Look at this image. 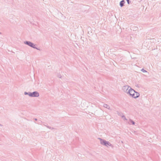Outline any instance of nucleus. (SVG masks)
Masks as SVG:
<instances>
[{
    "mask_svg": "<svg viewBox=\"0 0 161 161\" xmlns=\"http://www.w3.org/2000/svg\"><path fill=\"white\" fill-rule=\"evenodd\" d=\"M98 139L99 140L100 143L102 145L104 146L107 147H113V145L109 142L100 138H98Z\"/></svg>",
    "mask_w": 161,
    "mask_h": 161,
    "instance_id": "1",
    "label": "nucleus"
},
{
    "mask_svg": "<svg viewBox=\"0 0 161 161\" xmlns=\"http://www.w3.org/2000/svg\"><path fill=\"white\" fill-rule=\"evenodd\" d=\"M130 96L134 98H136L140 96V94L132 89Z\"/></svg>",
    "mask_w": 161,
    "mask_h": 161,
    "instance_id": "2",
    "label": "nucleus"
},
{
    "mask_svg": "<svg viewBox=\"0 0 161 161\" xmlns=\"http://www.w3.org/2000/svg\"><path fill=\"white\" fill-rule=\"evenodd\" d=\"M24 43L33 48L39 50H40V49L39 48H37L36 47V45H35L34 44L31 42L28 41H25L24 42Z\"/></svg>",
    "mask_w": 161,
    "mask_h": 161,
    "instance_id": "3",
    "label": "nucleus"
},
{
    "mask_svg": "<svg viewBox=\"0 0 161 161\" xmlns=\"http://www.w3.org/2000/svg\"><path fill=\"white\" fill-rule=\"evenodd\" d=\"M39 96V94L37 91H35L32 92H30V97H38Z\"/></svg>",
    "mask_w": 161,
    "mask_h": 161,
    "instance_id": "4",
    "label": "nucleus"
},
{
    "mask_svg": "<svg viewBox=\"0 0 161 161\" xmlns=\"http://www.w3.org/2000/svg\"><path fill=\"white\" fill-rule=\"evenodd\" d=\"M130 88L131 87L128 85L124 86L122 88V90L124 92L126 93L127 91L129 90Z\"/></svg>",
    "mask_w": 161,
    "mask_h": 161,
    "instance_id": "5",
    "label": "nucleus"
},
{
    "mask_svg": "<svg viewBox=\"0 0 161 161\" xmlns=\"http://www.w3.org/2000/svg\"><path fill=\"white\" fill-rule=\"evenodd\" d=\"M127 123L130 125H135V122L132 120V119H129L128 121L126 122Z\"/></svg>",
    "mask_w": 161,
    "mask_h": 161,
    "instance_id": "6",
    "label": "nucleus"
},
{
    "mask_svg": "<svg viewBox=\"0 0 161 161\" xmlns=\"http://www.w3.org/2000/svg\"><path fill=\"white\" fill-rule=\"evenodd\" d=\"M103 107L104 108H106L108 109H109L110 110H112V109L111 108H110V106L106 104H104L103 105Z\"/></svg>",
    "mask_w": 161,
    "mask_h": 161,
    "instance_id": "7",
    "label": "nucleus"
},
{
    "mask_svg": "<svg viewBox=\"0 0 161 161\" xmlns=\"http://www.w3.org/2000/svg\"><path fill=\"white\" fill-rule=\"evenodd\" d=\"M131 90H132V88H130L129 90H128L126 92V93L127 95H128L129 96H130Z\"/></svg>",
    "mask_w": 161,
    "mask_h": 161,
    "instance_id": "8",
    "label": "nucleus"
},
{
    "mask_svg": "<svg viewBox=\"0 0 161 161\" xmlns=\"http://www.w3.org/2000/svg\"><path fill=\"white\" fill-rule=\"evenodd\" d=\"M125 1L124 0L121 1L120 3V6L121 7H123L124 5V3Z\"/></svg>",
    "mask_w": 161,
    "mask_h": 161,
    "instance_id": "9",
    "label": "nucleus"
},
{
    "mask_svg": "<svg viewBox=\"0 0 161 161\" xmlns=\"http://www.w3.org/2000/svg\"><path fill=\"white\" fill-rule=\"evenodd\" d=\"M121 117L124 120H126L127 121H128V120L125 118V116L124 115H122Z\"/></svg>",
    "mask_w": 161,
    "mask_h": 161,
    "instance_id": "10",
    "label": "nucleus"
},
{
    "mask_svg": "<svg viewBox=\"0 0 161 161\" xmlns=\"http://www.w3.org/2000/svg\"><path fill=\"white\" fill-rule=\"evenodd\" d=\"M24 94L25 95H28L29 97H30V92H24Z\"/></svg>",
    "mask_w": 161,
    "mask_h": 161,
    "instance_id": "11",
    "label": "nucleus"
},
{
    "mask_svg": "<svg viewBox=\"0 0 161 161\" xmlns=\"http://www.w3.org/2000/svg\"><path fill=\"white\" fill-rule=\"evenodd\" d=\"M141 71L144 73H147L148 74V73L144 69H142L141 70Z\"/></svg>",
    "mask_w": 161,
    "mask_h": 161,
    "instance_id": "12",
    "label": "nucleus"
},
{
    "mask_svg": "<svg viewBox=\"0 0 161 161\" xmlns=\"http://www.w3.org/2000/svg\"><path fill=\"white\" fill-rule=\"evenodd\" d=\"M46 126L47 128H48L50 129L53 130L54 129V128L53 127H51L50 126Z\"/></svg>",
    "mask_w": 161,
    "mask_h": 161,
    "instance_id": "13",
    "label": "nucleus"
},
{
    "mask_svg": "<svg viewBox=\"0 0 161 161\" xmlns=\"http://www.w3.org/2000/svg\"><path fill=\"white\" fill-rule=\"evenodd\" d=\"M58 78H62V76L60 74H58Z\"/></svg>",
    "mask_w": 161,
    "mask_h": 161,
    "instance_id": "14",
    "label": "nucleus"
},
{
    "mask_svg": "<svg viewBox=\"0 0 161 161\" xmlns=\"http://www.w3.org/2000/svg\"><path fill=\"white\" fill-rule=\"evenodd\" d=\"M129 0H126L127 2V3L128 4H129L130 3H129Z\"/></svg>",
    "mask_w": 161,
    "mask_h": 161,
    "instance_id": "15",
    "label": "nucleus"
},
{
    "mask_svg": "<svg viewBox=\"0 0 161 161\" xmlns=\"http://www.w3.org/2000/svg\"><path fill=\"white\" fill-rule=\"evenodd\" d=\"M35 119V121H37V119H36V118H35V119Z\"/></svg>",
    "mask_w": 161,
    "mask_h": 161,
    "instance_id": "16",
    "label": "nucleus"
},
{
    "mask_svg": "<svg viewBox=\"0 0 161 161\" xmlns=\"http://www.w3.org/2000/svg\"><path fill=\"white\" fill-rule=\"evenodd\" d=\"M0 125L1 126H2V125H1V124H0Z\"/></svg>",
    "mask_w": 161,
    "mask_h": 161,
    "instance_id": "17",
    "label": "nucleus"
},
{
    "mask_svg": "<svg viewBox=\"0 0 161 161\" xmlns=\"http://www.w3.org/2000/svg\"><path fill=\"white\" fill-rule=\"evenodd\" d=\"M1 34V33L0 32V34Z\"/></svg>",
    "mask_w": 161,
    "mask_h": 161,
    "instance_id": "18",
    "label": "nucleus"
}]
</instances>
